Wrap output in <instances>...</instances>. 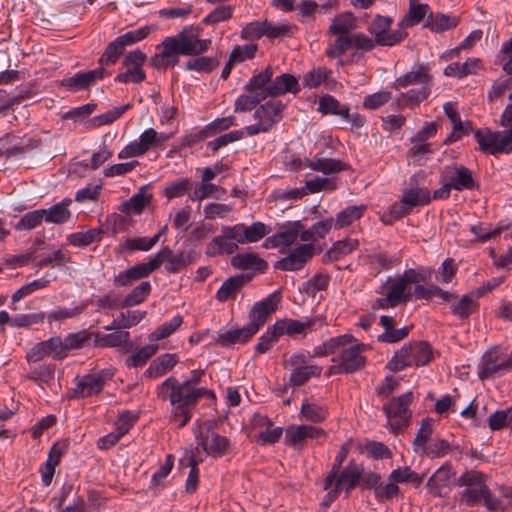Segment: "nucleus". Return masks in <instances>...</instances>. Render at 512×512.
Instances as JSON below:
<instances>
[{
  "instance_id": "1",
  "label": "nucleus",
  "mask_w": 512,
  "mask_h": 512,
  "mask_svg": "<svg viewBox=\"0 0 512 512\" xmlns=\"http://www.w3.org/2000/svg\"><path fill=\"white\" fill-rule=\"evenodd\" d=\"M205 376L201 369L192 370L184 381L174 376L168 377L157 386V396L171 405L170 420L179 428L184 427L191 419L192 412L202 398L214 400L215 393L200 384Z\"/></svg>"
},
{
  "instance_id": "2",
  "label": "nucleus",
  "mask_w": 512,
  "mask_h": 512,
  "mask_svg": "<svg viewBox=\"0 0 512 512\" xmlns=\"http://www.w3.org/2000/svg\"><path fill=\"white\" fill-rule=\"evenodd\" d=\"M201 31L198 26H188L175 36L164 38L157 46L159 53L150 59L151 66L158 70H166L178 64L180 55L198 56L205 53L212 41L201 39Z\"/></svg>"
},
{
  "instance_id": "3",
  "label": "nucleus",
  "mask_w": 512,
  "mask_h": 512,
  "mask_svg": "<svg viewBox=\"0 0 512 512\" xmlns=\"http://www.w3.org/2000/svg\"><path fill=\"white\" fill-rule=\"evenodd\" d=\"M363 473L362 466L351 460L348 465L340 471H330L324 479L323 489L327 492L323 504L329 506L344 491L348 496L360 482Z\"/></svg>"
},
{
  "instance_id": "4",
  "label": "nucleus",
  "mask_w": 512,
  "mask_h": 512,
  "mask_svg": "<svg viewBox=\"0 0 512 512\" xmlns=\"http://www.w3.org/2000/svg\"><path fill=\"white\" fill-rule=\"evenodd\" d=\"M343 336L347 339L339 346L337 356L332 358L334 365L328 369V375L354 373L366 364V357L363 353L368 350V345L358 343L350 334H344Z\"/></svg>"
},
{
  "instance_id": "5",
  "label": "nucleus",
  "mask_w": 512,
  "mask_h": 512,
  "mask_svg": "<svg viewBox=\"0 0 512 512\" xmlns=\"http://www.w3.org/2000/svg\"><path fill=\"white\" fill-rule=\"evenodd\" d=\"M242 233L239 224L221 228V234L213 237L206 247L208 256L232 255L243 245Z\"/></svg>"
},
{
  "instance_id": "6",
  "label": "nucleus",
  "mask_w": 512,
  "mask_h": 512,
  "mask_svg": "<svg viewBox=\"0 0 512 512\" xmlns=\"http://www.w3.org/2000/svg\"><path fill=\"white\" fill-rule=\"evenodd\" d=\"M457 485L465 487L459 493L460 502L468 507H473L480 503L486 489L485 476L475 470L464 472L458 479Z\"/></svg>"
},
{
  "instance_id": "7",
  "label": "nucleus",
  "mask_w": 512,
  "mask_h": 512,
  "mask_svg": "<svg viewBox=\"0 0 512 512\" xmlns=\"http://www.w3.org/2000/svg\"><path fill=\"white\" fill-rule=\"evenodd\" d=\"M413 394L407 392L397 398L392 399L388 404L383 406L388 426L393 433H398L409 423L411 413L409 405L412 403Z\"/></svg>"
},
{
  "instance_id": "8",
  "label": "nucleus",
  "mask_w": 512,
  "mask_h": 512,
  "mask_svg": "<svg viewBox=\"0 0 512 512\" xmlns=\"http://www.w3.org/2000/svg\"><path fill=\"white\" fill-rule=\"evenodd\" d=\"M392 19L387 16L377 15L368 27L369 33L380 46H394L407 36L401 29L391 30Z\"/></svg>"
},
{
  "instance_id": "9",
  "label": "nucleus",
  "mask_w": 512,
  "mask_h": 512,
  "mask_svg": "<svg viewBox=\"0 0 512 512\" xmlns=\"http://www.w3.org/2000/svg\"><path fill=\"white\" fill-rule=\"evenodd\" d=\"M440 181H448L449 185L456 191L478 188V183L474 179L471 170L457 163L445 165L441 168Z\"/></svg>"
},
{
  "instance_id": "10",
  "label": "nucleus",
  "mask_w": 512,
  "mask_h": 512,
  "mask_svg": "<svg viewBox=\"0 0 512 512\" xmlns=\"http://www.w3.org/2000/svg\"><path fill=\"white\" fill-rule=\"evenodd\" d=\"M113 375L114 373L111 370H100L77 377L73 395L77 398H85L99 394Z\"/></svg>"
},
{
  "instance_id": "11",
  "label": "nucleus",
  "mask_w": 512,
  "mask_h": 512,
  "mask_svg": "<svg viewBox=\"0 0 512 512\" xmlns=\"http://www.w3.org/2000/svg\"><path fill=\"white\" fill-rule=\"evenodd\" d=\"M322 249L314 244H301L294 248L287 256L278 260L274 268L282 271H296L302 269L306 263Z\"/></svg>"
},
{
  "instance_id": "12",
  "label": "nucleus",
  "mask_w": 512,
  "mask_h": 512,
  "mask_svg": "<svg viewBox=\"0 0 512 512\" xmlns=\"http://www.w3.org/2000/svg\"><path fill=\"white\" fill-rule=\"evenodd\" d=\"M286 365L292 367L290 382L294 386H301L312 377H319L322 368L318 365L309 364L308 356L304 353H295L286 361Z\"/></svg>"
},
{
  "instance_id": "13",
  "label": "nucleus",
  "mask_w": 512,
  "mask_h": 512,
  "mask_svg": "<svg viewBox=\"0 0 512 512\" xmlns=\"http://www.w3.org/2000/svg\"><path fill=\"white\" fill-rule=\"evenodd\" d=\"M45 357H52L54 360L58 361L65 358L62 338L60 336H53L35 344L26 355V359L29 363L39 362Z\"/></svg>"
},
{
  "instance_id": "14",
  "label": "nucleus",
  "mask_w": 512,
  "mask_h": 512,
  "mask_svg": "<svg viewBox=\"0 0 512 512\" xmlns=\"http://www.w3.org/2000/svg\"><path fill=\"white\" fill-rule=\"evenodd\" d=\"M279 302L280 295L278 293H273L264 300L254 304L249 313L250 322L247 325L248 332L255 335L259 328L264 325L268 316L277 309Z\"/></svg>"
},
{
  "instance_id": "15",
  "label": "nucleus",
  "mask_w": 512,
  "mask_h": 512,
  "mask_svg": "<svg viewBox=\"0 0 512 512\" xmlns=\"http://www.w3.org/2000/svg\"><path fill=\"white\" fill-rule=\"evenodd\" d=\"M322 325L319 317H303L301 319H283L275 323V330L280 336L287 334L290 337L305 336L313 331L315 326Z\"/></svg>"
},
{
  "instance_id": "16",
  "label": "nucleus",
  "mask_w": 512,
  "mask_h": 512,
  "mask_svg": "<svg viewBox=\"0 0 512 512\" xmlns=\"http://www.w3.org/2000/svg\"><path fill=\"white\" fill-rule=\"evenodd\" d=\"M512 368V352L509 356L498 355L490 352L484 355L478 376L481 380L494 378Z\"/></svg>"
},
{
  "instance_id": "17",
  "label": "nucleus",
  "mask_w": 512,
  "mask_h": 512,
  "mask_svg": "<svg viewBox=\"0 0 512 512\" xmlns=\"http://www.w3.org/2000/svg\"><path fill=\"white\" fill-rule=\"evenodd\" d=\"M151 262L156 263L155 270L165 262L166 270L169 273H176L191 264L192 260L187 253L181 252L174 255L169 247H164L155 254Z\"/></svg>"
},
{
  "instance_id": "18",
  "label": "nucleus",
  "mask_w": 512,
  "mask_h": 512,
  "mask_svg": "<svg viewBox=\"0 0 512 512\" xmlns=\"http://www.w3.org/2000/svg\"><path fill=\"white\" fill-rule=\"evenodd\" d=\"M153 145H156V131L153 128L143 131L138 139L130 142L119 153V159L133 158L145 154Z\"/></svg>"
},
{
  "instance_id": "19",
  "label": "nucleus",
  "mask_w": 512,
  "mask_h": 512,
  "mask_svg": "<svg viewBox=\"0 0 512 512\" xmlns=\"http://www.w3.org/2000/svg\"><path fill=\"white\" fill-rule=\"evenodd\" d=\"M105 74L103 67L94 70L78 72L71 77L64 78L61 85L71 92L88 89L97 79H102Z\"/></svg>"
},
{
  "instance_id": "20",
  "label": "nucleus",
  "mask_w": 512,
  "mask_h": 512,
  "mask_svg": "<svg viewBox=\"0 0 512 512\" xmlns=\"http://www.w3.org/2000/svg\"><path fill=\"white\" fill-rule=\"evenodd\" d=\"M301 232V221L289 223L263 242L264 248L289 247L296 242Z\"/></svg>"
},
{
  "instance_id": "21",
  "label": "nucleus",
  "mask_w": 512,
  "mask_h": 512,
  "mask_svg": "<svg viewBox=\"0 0 512 512\" xmlns=\"http://www.w3.org/2000/svg\"><path fill=\"white\" fill-rule=\"evenodd\" d=\"M322 429L311 425L290 426L285 431V444L295 448L303 447L307 439L324 436Z\"/></svg>"
},
{
  "instance_id": "22",
  "label": "nucleus",
  "mask_w": 512,
  "mask_h": 512,
  "mask_svg": "<svg viewBox=\"0 0 512 512\" xmlns=\"http://www.w3.org/2000/svg\"><path fill=\"white\" fill-rule=\"evenodd\" d=\"M155 264L156 263L153 264L151 260L147 263L136 264L133 267L115 275L113 283L118 287L129 286L132 282L145 278L155 271Z\"/></svg>"
},
{
  "instance_id": "23",
  "label": "nucleus",
  "mask_w": 512,
  "mask_h": 512,
  "mask_svg": "<svg viewBox=\"0 0 512 512\" xmlns=\"http://www.w3.org/2000/svg\"><path fill=\"white\" fill-rule=\"evenodd\" d=\"M196 439L198 446L212 457L222 456L229 445V441L226 437L220 436L212 431L200 433Z\"/></svg>"
},
{
  "instance_id": "24",
  "label": "nucleus",
  "mask_w": 512,
  "mask_h": 512,
  "mask_svg": "<svg viewBox=\"0 0 512 512\" xmlns=\"http://www.w3.org/2000/svg\"><path fill=\"white\" fill-rule=\"evenodd\" d=\"M284 105L281 101L272 100L260 105L254 112V119L270 130L281 119Z\"/></svg>"
},
{
  "instance_id": "25",
  "label": "nucleus",
  "mask_w": 512,
  "mask_h": 512,
  "mask_svg": "<svg viewBox=\"0 0 512 512\" xmlns=\"http://www.w3.org/2000/svg\"><path fill=\"white\" fill-rule=\"evenodd\" d=\"M432 76L429 68L423 64L416 66L413 70L401 75L394 82L395 88H404L410 85L420 84L422 86H428Z\"/></svg>"
},
{
  "instance_id": "26",
  "label": "nucleus",
  "mask_w": 512,
  "mask_h": 512,
  "mask_svg": "<svg viewBox=\"0 0 512 512\" xmlns=\"http://www.w3.org/2000/svg\"><path fill=\"white\" fill-rule=\"evenodd\" d=\"M300 90L298 80L295 76L289 73H284L276 77L270 85L268 91L265 92L266 97H275L285 93L296 94Z\"/></svg>"
},
{
  "instance_id": "27",
  "label": "nucleus",
  "mask_w": 512,
  "mask_h": 512,
  "mask_svg": "<svg viewBox=\"0 0 512 512\" xmlns=\"http://www.w3.org/2000/svg\"><path fill=\"white\" fill-rule=\"evenodd\" d=\"M250 280L247 275H235L227 278L216 292L215 298L219 302L234 299L241 288Z\"/></svg>"
},
{
  "instance_id": "28",
  "label": "nucleus",
  "mask_w": 512,
  "mask_h": 512,
  "mask_svg": "<svg viewBox=\"0 0 512 512\" xmlns=\"http://www.w3.org/2000/svg\"><path fill=\"white\" fill-rule=\"evenodd\" d=\"M359 247V241L357 239L346 238L343 240L336 241L330 249H328L323 255L322 262L330 263L335 262L348 254L352 253Z\"/></svg>"
},
{
  "instance_id": "29",
  "label": "nucleus",
  "mask_w": 512,
  "mask_h": 512,
  "mask_svg": "<svg viewBox=\"0 0 512 512\" xmlns=\"http://www.w3.org/2000/svg\"><path fill=\"white\" fill-rule=\"evenodd\" d=\"M305 166L313 171L322 172L323 174L338 173L349 168L348 164L340 160L318 156L307 160Z\"/></svg>"
},
{
  "instance_id": "30",
  "label": "nucleus",
  "mask_w": 512,
  "mask_h": 512,
  "mask_svg": "<svg viewBox=\"0 0 512 512\" xmlns=\"http://www.w3.org/2000/svg\"><path fill=\"white\" fill-rule=\"evenodd\" d=\"M177 363L178 357L176 354H162L151 362L145 371V376L149 378H158L171 371Z\"/></svg>"
},
{
  "instance_id": "31",
  "label": "nucleus",
  "mask_w": 512,
  "mask_h": 512,
  "mask_svg": "<svg viewBox=\"0 0 512 512\" xmlns=\"http://www.w3.org/2000/svg\"><path fill=\"white\" fill-rule=\"evenodd\" d=\"M454 473L451 466L443 465L428 479L427 487L436 496H442V490L451 484Z\"/></svg>"
},
{
  "instance_id": "32",
  "label": "nucleus",
  "mask_w": 512,
  "mask_h": 512,
  "mask_svg": "<svg viewBox=\"0 0 512 512\" xmlns=\"http://www.w3.org/2000/svg\"><path fill=\"white\" fill-rule=\"evenodd\" d=\"M231 264L236 269H254L260 272L265 271L267 262L254 252L240 253L232 257Z\"/></svg>"
},
{
  "instance_id": "33",
  "label": "nucleus",
  "mask_w": 512,
  "mask_h": 512,
  "mask_svg": "<svg viewBox=\"0 0 512 512\" xmlns=\"http://www.w3.org/2000/svg\"><path fill=\"white\" fill-rule=\"evenodd\" d=\"M254 424L256 426H266V429L258 434L257 441L262 445L274 444L280 439L283 433V429L281 427L271 429L272 423L270 419L264 415L256 414L254 416Z\"/></svg>"
},
{
  "instance_id": "34",
  "label": "nucleus",
  "mask_w": 512,
  "mask_h": 512,
  "mask_svg": "<svg viewBox=\"0 0 512 512\" xmlns=\"http://www.w3.org/2000/svg\"><path fill=\"white\" fill-rule=\"evenodd\" d=\"M477 300L473 292L463 295L450 302L451 313L461 319H466L478 309Z\"/></svg>"
},
{
  "instance_id": "35",
  "label": "nucleus",
  "mask_w": 512,
  "mask_h": 512,
  "mask_svg": "<svg viewBox=\"0 0 512 512\" xmlns=\"http://www.w3.org/2000/svg\"><path fill=\"white\" fill-rule=\"evenodd\" d=\"M198 184L193 182L189 178H179L174 181L167 183L163 187V195L171 200L173 198L181 197L186 194L192 193L194 188H197Z\"/></svg>"
},
{
  "instance_id": "36",
  "label": "nucleus",
  "mask_w": 512,
  "mask_h": 512,
  "mask_svg": "<svg viewBox=\"0 0 512 512\" xmlns=\"http://www.w3.org/2000/svg\"><path fill=\"white\" fill-rule=\"evenodd\" d=\"M365 211L366 206L363 204L351 205L342 209L334 218V228L343 229L352 225L355 221L359 220L363 216Z\"/></svg>"
},
{
  "instance_id": "37",
  "label": "nucleus",
  "mask_w": 512,
  "mask_h": 512,
  "mask_svg": "<svg viewBox=\"0 0 512 512\" xmlns=\"http://www.w3.org/2000/svg\"><path fill=\"white\" fill-rule=\"evenodd\" d=\"M152 199L151 194L145 193V187H141L128 201L120 206L123 213L140 214Z\"/></svg>"
},
{
  "instance_id": "38",
  "label": "nucleus",
  "mask_w": 512,
  "mask_h": 512,
  "mask_svg": "<svg viewBox=\"0 0 512 512\" xmlns=\"http://www.w3.org/2000/svg\"><path fill=\"white\" fill-rule=\"evenodd\" d=\"M71 203V199H64L50 208L44 209L46 222L53 224H62L67 222L71 216V212L68 208Z\"/></svg>"
},
{
  "instance_id": "39",
  "label": "nucleus",
  "mask_w": 512,
  "mask_h": 512,
  "mask_svg": "<svg viewBox=\"0 0 512 512\" xmlns=\"http://www.w3.org/2000/svg\"><path fill=\"white\" fill-rule=\"evenodd\" d=\"M409 10L399 23L400 27H413L420 23L430 12L427 4H418L415 0H409Z\"/></svg>"
},
{
  "instance_id": "40",
  "label": "nucleus",
  "mask_w": 512,
  "mask_h": 512,
  "mask_svg": "<svg viewBox=\"0 0 512 512\" xmlns=\"http://www.w3.org/2000/svg\"><path fill=\"white\" fill-rule=\"evenodd\" d=\"M318 110L322 114L338 115L344 120H349V107L341 105L340 102L331 95H325L320 98Z\"/></svg>"
},
{
  "instance_id": "41",
  "label": "nucleus",
  "mask_w": 512,
  "mask_h": 512,
  "mask_svg": "<svg viewBox=\"0 0 512 512\" xmlns=\"http://www.w3.org/2000/svg\"><path fill=\"white\" fill-rule=\"evenodd\" d=\"M242 233L243 243H255L269 234L270 229L260 221L253 222L251 225L239 223Z\"/></svg>"
},
{
  "instance_id": "42",
  "label": "nucleus",
  "mask_w": 512,
  "mask_h": 512,
  "mask_svg": "<svg viewBox=\"0 0 512 512\" xmlns=\"http://www.w3.org/2000/svg\"><path fill=\"white\" fill-rule=\"evenodd\" d=\"M411 347V358L413 365L423 366L433 359L432 347L425 341L408 343Z\"/></svg>"
},
{
  "instance_id": "43",
  "label": "nucleus",
  "mask_w": 512,
  "mask_h": 512,
  "mask_svg": "<svg viewBox=\"0 0 512 512\" xmlns=\"http://www.w3.org/2000/svg\"><path fill=\"white\" fill-rule=\"evenodd\" d=\"M254 334L248 332V326L240 329H231L220 333L217 337V343L222 346H229L236 343H244L248 341Z\"/></svg>"
},
{
  "instance_id": "44",
  "label": "nucleus",
  "mask_w": 512,
  "mask_h": 512,
  "mask_svg": "<svg viewBox=\"0 0 512 512\" xmlns=\"http://www.w3.org/2000/svg\"><path fill=\"white\" fill-rule=\"evenodd\" d=\"M356 27L352 13H343L336 16L329 27V32L334 35H350L349 32Z\"/></svg>"
},
{
  "instance_id": "45",
  "label": "nucleus",
  "mask_w": 512,
  "mask_h": 512,
  "mask_svg": "<svg viewBox=\"0 0 512 512\" xmlns=\"http://www.w3.org/2000/svg\"><path fill=\"white\" fill-rule=\"evenodd\" d=\"M445 115L451 120L453 124V132L445 141L451 143L460 138L461 134L465 132L461 118L459 116L457 107L452 102H447L443 106Z\"/></svg>"
},
{
  "instance_id": "46",
  "label": "nucleus",
  "mask_w": 512,
  "mask_h": 512,
  "mask_svg": "<svg viewBox=\"0 0 512 512\" xmlns=\"http://www.w3.org/2000/svg\"><path fill=\"white\" fill-rule=\"evenodd\" d=\"M474 136L481 151L492 155L497 154L496 142L498 132H493L489 129H479L475 132Z\"/></svg>"
},
{
  "instance_id": "47",
  "label": "nucleus",
  "mask_w": 512,
  "mask_h": 512,
  "mask_svg": "<svg viewBox=\"0 0 512 512\" xmlns=\"http://www.w3.org/2000/svg\"><path fill=\"white\" fill-rule=\"evenodd\" d=\"M459 23V18L445 14H436L435 16L429 15L426 26L433 32H444L446 30L456 27Z\"/></svg>"
},
{
  "instance_id": "48",
  "label": "nucleus",
  "mask_w": 512,
  "mask_h": 512,
  "mask_svg": "<svg viewBox=\"0 0 512 512\" xmlns=\"http://www.w3.org/2000/svg\"><path fill=\"white\" fill-rule=\"evenodd\" d=\"M402 201L410 209L415 206L425 205L431 201L430 192L426 188H415L404 191Z\"/></svg>"
},
{
  "instance_id": "49",
  "label": "nucleus",
  "mask_w": 512,
  "mask_h": 512,
  "mask_svg": "<svg viewBox=\"0 0 512 512\" xmlns=\"http://www.w3.org/2000/svg\"><path fill=\"white\" fill-rule=\"evenodd\" d=\"M199 462H200V460H198L193 453H191L189 456H187L186 459L183 458V459H180V461H179L180 466L186 465V466L190 467V471H189V474H188V477L186 480V484H185V489L188 493H193L197 489L198 475H199L197 466H198Z\"/></svg>"
},
{
  "instance_id": "50",
  "label": "nucleus",
  "mask_w": 512,
  "mask_h": 512,
  "mask_svg": "<svg viewBox=\"0 0 512 512\" xmlns=\"http://www.w3.org/2000/svg\"><path fill=\"white\" fill-rule=\"evenodd\" d=\"M151 292L148 281L141 282L121 301V307H132L141 304Z\"/></svg>"
},
{
  "instance_id": "51",
  "label": "nucleus",
  "mask_w": 512,
  "mask_h": 512,
  "mask_svg": "<svg viewBox=\"0 0 512 512\" xmlns=\"http://www.w3.org/2000/svg\"><path fill=\"white\" fill-rule=\"evenodd\" d=\"M410 351L411 347L408 346V344L402 346L395 352L392 359L387 363V368L390 371L398 372L403 370L405 367L413 365Z\"/></svg>"
},
{
  "instance_id": "52",
  "label": "nucleus",
  "mask_w": 512,
  "mask_h": 512,
  "mask_svg": "<svg viewBox=\"0 0 512 512\" xmlns=\"http://www.w3.org/2000/svg\"><path fill=\"white\" fill-rule=\"evenodd\" d=\"M272 75V68L269 66L266 67L265 70L261 71L249 80L245 85V90L249 93L263 92L265 94V92L268 91V86L266 85L270 82Z\"/></svg>"
},
{
  "instance_id": "53",
  "label": "nucleus",
  "mask_w": 512,
  "mask_h": 512,
  "mask_svg": "<svg viewBox=\"0 0 512 512\" xmlns=\"http://www.w3.org/2000/svg\"><path fill=\"white\" fill-rule=\"evenodd\" d=\"M102 230L93 228L87 231L75 232L68 235L67 240L73 246H87L91 243L100 241Z\"/></svg>"
},
{
  "instance_id": "54",
  "label": "nucleus",
  "mask_w": 512,
  "mask_h": 512,
  "mask_svg": "<svg viewBox=\"0 0 512 512\" xmlns=\"http://www.w3.org/2000/svg\"><path fill=\"white\" fill-rule=\"evenodd\" d=\"M300 414L307 421L320 423L326 419L328 413L324 406L304 401L301 405Z\"/></svg>"
},
{
  "instance_id": "55",
  "label": "nucleus",
  "mask_w": 512,
  "mask_h": 512,
  "mask_svg": "<svg viewBox=\"0 0 512 512\" xmlns=\"http://www.w3.org/2000/svg\"><path fill=\"white\" fill-rule=\"evenodd\" d=\"M331 74L332 70L326 67L313 68L303 76V85L309 89L317 88L328 80Z\"/></svg>"
},
{
  "instance_id": "56",
  "label": "nucleus",
  "mask_w": 512,
  "mask_h": 512,
  "mask_svg": "<svg viewBox=\"0 0 512 512\" xmlns=\"http://www.w3.org/2000/svg\"><path fill=\"white\" fill-rule=\"evenodd\" d=\"M411 144L412 146L407 152L408 158H410L415 165H423L428 159V156L433 152L431 144L420 141H411Z\"/></svg>"
},
{
  "instance_id": "57",
  "label": "nucleus",
  "mask_w": 512,
  "mask_h": 512,
  "mask_svg": "<svg viewBox=\"0 0 512 512\" xmlns=\"http://www.w3.org/2000/svg\"><path fill=\"white\" fill-rule=\"evenodd\" d=\"M267 97L263 92L249 93L240 95L234 104L235 112H246L255 108L261 101Z\"/></svg>"
},
{
  "instance_id": "58",
  "label": "nucleus",
  "mask_w": 512,
  "mask_h": 512,
  "mask_svg": "<svg viewBox=\"0 0 512 512\" xmlns=\"http://www.w3.org/2000/svg\"><path fill=\"white\" fill-rule=\"evenodd\" d=\"M90 340V334L86 330L68 334L62 339L65 358L70 350L81 349Z\"/></svg>"
},
{
  "instance_id": "59",
  "label": "nucleus",
  "mask_w": 512,
  "mask_h": 512,
  "mask_svg": "<svg viewBox=\"0 0 512 512\" xmlns=\"http://www.w3.org/2000/svg\"><path fill=\"white\" fill-rule=\"evenodd\" d=\"M158 351V345L149 344L137 352H135L132 356L126 359L125 363L128 367H142L147 361L154 356Z\"/></svg>"
},
{
  "instance_id": "60",
  "label": "nucleus",
  "mask_w": 512,
  "mask_h": 512,
  "mask_svg": "<svg viewBox=\"0 0 512 512\" xmlns=\"http://www.w3.org/2000/svg\"><path fill=\"white\" fill-rule=\"evenodd\" d=\"M85 309V305H79L71 308L57 307L45 314V319L49 323L63 322L66 319L74 318L81 314Z\"/></svg>"
},
{
  "instance_id": "61",
  "label": "nucleus",
  "mask_w": 512,
  "mask_h": 512,
  "mask_svg": "<svg viewBox=\"0 0 512 512\" xmlns=\"http://www.w3.org/2000/svg\"><path fill=\"white\" fill-rule=\"evenodd\" d=\"M216 66H218L217 59L202 56L188 60L184 65V69L187 71H196L198 73H209Z\"/></svg>"
},
{
  "instance_id": "62",
  "label": "nucleus",
  "mask_w": 512,
  "mask_h": 512,
  "mask_svg": "<svg viewBox=\"0 0 512 512\" xmlns=\"http://www.w3.org/2000/svg\"><path fill=\"white\" fill-rule=\"evenodd\" d=\"M451 447L447 440L441 438H433L427 445L423 447V454L430 458H441L447 455Z\"/></svg>"
},
{
  "instance_id": "63",
  "label": "nucleus",
  "mask_w": 512,
  "mask_h": 512,
  "mask_svg": "<svg viewBox=\"0 0 512 512\" xmlns=\"http://www.w3.org/2000/svg\"><path fill=\"white\" fill-rule=\"evenodd\" d=\"M182 322H183V319L180 315L174 316L171 320L163 323L155 331H153L149 335V340L150 341H158V340L167 338L176 329H178L181 326Z\"/></svg>"
},
{
  "instance_id": "64",
  "label": "nucleus",
  "mask_w": 512,
  "mask_h": 512,
  "mask_svg": "<svg viewBox=\"0 0 512 512\" xmlns=\"http://www.w3.org/2000/svg\"><path fill=\"white\" fill-rule=\"evenodd\" d=\"M488 425L492 430L512 427V409L495 411L489 416Z\"/></svg>"
}]
</instances>
